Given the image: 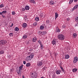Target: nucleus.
Returning a JSON list of instances; mask_svg holds the SVG:
<instances>
[{"label":"nucleus","mask_w":78,"mask_h":78,"mask_svg":"<svg viewBox=\"0 0 78 78\" xmlns=\"http://www.w3.org/2000/svg\"><path fill=\"white\" fill-rule=\"evenodd\" d=\"M33 58H34V55L31 54L26 57V61H30V60L32 59Z\"/></svg>","instance_id":"obj_1"},{"label":"nucleus","mask_w":78,"mask_h":78,"mask_svg":"<svg viewBox=\"0 0 78 78\" xmlns=\"http://www.w3.org/2000/svg\"><path fill=\"white\" fill-rule=\"evenodd\" d=\"M58 37L59 40L60 41H64L65 39L64 36L62 34H60L58 36Z\"/></svg>","instance_id":"obj_2"},{"label":"nucleus","mask_w":78,"mask_h":78,"mask_svg":"<svg viewBox=\"0 0 78 78\" xmlns=\"http://www.w3.org/2000/svg\"><path fill=\"white\" fill-rule=\"evenodd\" d=\"M6 43V41L4 40H2L0 41V45L2 46L4 45Z\"/></svg>","instance_id":"obj_3"},{"label":"nucleus","mask_w":78,"mask_h":78,"mask_svg":"<svg viewBox=\"0 0 78 78\" xmlns=\"http://www.w3.org/2000/svg\"><path fill=\"white\" fill-rule=\"evenodd\" d=\"M52 44L53 45L56 44V39H53L52 41Z\"/></svg>","instance_id":"obj_4"},{"label":"nucleus","mask_w":78,"mask_h":78,"mask_svg":"<svg viewBox=\"0 0 78 78\" xmlns=\"http://www.w3.org/2000/svg\"><path fill=\"white\" fill-rule=\"evenodd\" d=\"M37 64L38 66H41L42 65H43V63H42V61L41 62H37Z\"/></svg>","instance_id":"obj_5"},{"label":"nucleus","mask_w":78,"mask_h":78,"mask_svg":"<svg viewBox=\"0 0 78 78\" xmlns=\"http://www.w3.org/2000/svg\"><path fill=\"white\" fill-rule=\"evenodd\" d=\"M77 61H78V57H75L74 58L73 62L74 63H76Z\"/></svg>","instance_id":"obj_6"},{"label":"nucleus","mask_w":78,"mask_h":78,"mask_svg":"<svg viewBox=\"0 0 78 78\" xmlns=\"http://www.w3.org/2000/svg\"><path fill=\"white\" fill-rule=\"evenodd\" d=\"M47 34V32H46V31H44V32L42 31V32H40V35H44L45 34Z\"/></svg>","instance_id":"obj_7"},{"label":"nucleus","mask_w":78,"mask_h":78,"mask_svg":"<svg viewBox=\"0 0 78 78\" xmlns=\"http://www.w3.org/2000/svg\"><path fill=\"white\" fill-rule=\"evenodd\" d=\"M78 8V5H75L74 8L72 9V11H74V10H75L76 9V8Z\"/></svg>","instance_id":"obj_8"},{"label":"nucleus","mask_w":78,"mask_h":78,"mask_svg":"<svg viewBox=\"0 0 78 78\" xmlns=\"http://www.w3.org/2000/svg\"><path fill=\"white\" fill-rule=\"evenodd\" d=\"M61 70H58L56 72V73L57 75H59L61 73Z\"/></svg>","instance_id":"obj_9"},{"label":"nucleus","mask_w":78,"mask_h":78,"mask_svg":"<svg viewBox=\"0 0 78 78\" xmlns=\"http://www.w3.org/2000/svg\"><path fill=\"white\" fill-rule=\"evenodd\" d=\"M28 34H25L23 36V39H26L28 37Z\"/></svg>","instance_id":"obj_10"},{"label":"nucleus","mask_w":78,"mask_h":78,"mask_svg":"<svg viewBox=\"0 0 78 78\" xmlns=\"http://www.w3.org/2000/svg\"><path fill=\"white\" fill-rule=\"evenodd\" d=\"M37 40V38L36 37H34L32 39V41L33 42H36V41Z\"/></svg>","instance_id":"obj_11"},{"label":"nucleus","mask_w":78,"mask_h":78,"mask_svg":"<svg viewBox=\"0 0 78 78\" xmlns=\"http://www.w3.org/2000/svg\"><path fill=\"white\" fill-rule=\"evenodd\" d=\"M49 3L51 5H55V2L54 1H51L49 2Z\"/></svg>","instance_id":"obj_12"},{"label":"nucleus","mask_w":78,"mask_h":78,"mask_svg":"<svg viewBox=\"0 0 78 78\" xmlns=\"http://www.w3.org/2000/svg\"><path fill=\"white\" fill-rule=\"evenodd\" d=\"M27 26V24L26 23H24L23 24V28H26Z\"/></svg>","instance_id":"obj_13"},{"label":"nucleus","mask_w":78,"mask_h":78,"mask_svg":"<svg viewBox=\"0 0 78 78\" xmlns=\"http://www.w3.org/2000/svg\"><path fill=\"white\" fill-rule=\"evenodd\" d=\"M25 9L26 10H29L30 9V7L28 5H26L25 6Z\"/></svg>","instance_id":"obj_14"},{"label":"nucleus","mask_w":78,"mask_h":78,"mask_svg":"<svg viewBox=\"0 0 78 78\" xmlns=\"http://www.w3.org/2000/svg\"><path fill=\"white\" fill-rule=\"evenodd\" d=\"M77 70H78V69H77L74 68L73 69V72L75 73L76 72Z\"/></svg>","instance_id":"obj_15"},{"label":"nucleus","mask_w":78,"mask_h":78,"mask_svg":"<svg viewBox=\"0 0 78 78\" xmlns=\"http://www.w3.org/2000/svg\"><path fill=\"white\" fill-rule=\"evenodd\" d=\"M55 19H56L58 18V14L57 13H55Z\"/></svg>","instance_id":"obj_16"},{"label":"nucleus","mask_w":78,"mask_h":78,"mask_svg":"<svg viewBox=\"0 0 78 78\" xmlns=\"http://www.w3.org/2000/svg\"><path fill=\"white\" fill-rule=\"evenodd\" d=\"M30 66H31V64L30 63H28L26 64V66L27 67H30Z\"/></svg>","instance_id":"obj_17"},{"label":"nucleus","mask_w":78,"mask_h":78,"mask_svg":"<svg viewBox=\"0 0 78 78\" xmlns=\"http://www.w3.org/2000/svg\"><path fill=\"white\" fill-rule=\"evenodd\" d=\"M19 30V29L18 27H16L15 28V31H18Z\"/></svg>","instance_id":"obj_18"},{"label":"nucleus","mask_w":78,"mask_h":78,"mask_svg":"<svg viewBox=\"0 0 78 78\" xmlns=\"http://www.w3.org/2000/svg\"><path fill=\"white\" fill-rule=\"evenodd\" d=\"M75 21L76 22H77L78 23V16H76L75 18Z\"/></svg>","instance_id":"obj_19"},{"label":"nucleus","mask_w":78,"mask_h":78,"mask_svg":"<svg viewBox=\"0 0 78 78\" xmlns=\"http://www.w3.org/2000/svg\"><path fill=\"white\" fill-rule=\"evenodd\" d=\"M77 36V34L76 33H74L73 34V37H76Z\"/></svg>","instance_id":"obj_20"},{"label":"nucleus","mask_w":78,"mask_h":78,"mask_svg":"<svg viewBox=\"0 0 78 78\" xmlns=\"http://www.w3.org/2000/svg\"><path fill=\"white\" fill-rule=\"evenodd\" d=\"M69 55H67L65 56V58L66 59H69Z\"/></svg>","instance_id":"obj_21"},{"label":"nucleus","mask_w":78,"mask_h":78,"mask_svg":"<svg viewBox=\"0 0 78 78\" xmlns=\"http://www.w3.org/2000/svg\"><path fill=\"white\" fill-rule=\"evenodd\" d=\"M35 20L36 21H39V18L38 17H36L35 18Z\"/></svg>","instance_id":"obj_22"},{"label":"nucleus","mask_w":78,"mask_h":78,"mask_svg":"<svg viewBox=\"0 0 78 78\" xmlns=\"http://www.w3.org/2000/svg\"><path fill=\"white\" fill-rule=\"evenodd\" d=\"M40 30H43L44 28V26L41 25L40 26Z\"/></svg>","instance_id":"obj_23"},{"label":"nucleus","mask_w":78,"mask_h":78,"mask_svg":"<svg viewBox=\"0 0 78 78\" xmlns=\"http://www.w3.org/2000/svg\"><path fill=\"white\" fill-rule=\"evenodd\" d=\"M40 45L41 48V50H43V48H44V46L42 44H41Z\"/></svg>","instance_id":"obj_24"},{"label":"nucleus","mask_w":78,"mask_h":78,"mask_svg":"<svg viewBox=\"0 0 78 78\" xmlns=\"http://www.w3.org/2000/svg\"><path fill=\"white\" fill-rule=\"evenodd\" d=\"M30 2L31 3H36V2L34 0H30Z\"/></svg>","instance_id":"obj_25"},{"label":"nucleus","mask_w":78,"mask_h":78,"mask_svg":"<svg viewBox=\"0 0 78 78\" xmlns=\"http://www.w3.org/2000/svg\"><path fill=\"white\" fill-rule=\"evenodd\" d=\"M60 68H61V69L62 72L64 73L65 72V71H64V69H63V68L62 66H60Z\"/></svg>","instance_id":"obj_26"},{"label":"nucleus","mask_w":78,"mask_h":78,"mask_svg":"<svg viewBox=\"0 0 78 78\" xmlns=\"http://www.w3.org/2000/svg\"><path fill=\"white\" fill-rule=\"evenodd\" d=\"M9 35L11 37H12V36H13V33H10L9 34Z\"/></svg>","instance_id":"obj_27"},{"label":"nucleus","mask_w":78,"mask_h":78,"mask_svg":"<svg viewBox=\"0 0 78 78\" xmlns=\"http://www.w3.org/2000/svg\"><path fill=\"white\" fill-rule=\"evenodd\" d=\"M56 32L59 33L60 32V30H59V29H57L56 30Z\"/></svg>","instance_id":"obj_28"},{"label":"nucleus","mask_w":78,"mask_h":78,"mask_svg":"<svg viewBox=\"0 0 78 78\" xmlns=\"http://www.w3.org/2000/svg\"><path fill=\"white\" fill-rule=\"evenodd\" d=\"M73 0H70L69 2V4H71L73 2Z\"/></svg>","instance_id":"obj_29"},{"label":"nucleus","mask_w":78,"mask_h":78,"mask_svg":"<svg viewBox=\"0 0 78 78\" xmlns=\"http://www.w3.org/2000/svg\"><path fill=\"white\" fill-rule=\"evenodd\" d=\"M2 14H6V12H7L6 11H4L2 12Z\"/></svg>","instance_id":"obj_30"},{"label":"nucleus","mask_w":78,"mask_h":78,"mask_svg":"<svg viewBox=\"0 0 78 78\" xmlns=\"http://www.w3.org/2000/svg\"><path fill=\"white\" fill-rule=\"evenodd\" d=\"M52 76V78H55L56 77V75H55V73H54Z\"/></svg>","instance_id":"obj_31"},{"label":"nucleus","mask_w":78,"mask_h":78,"mask_svg":"<svg viewBox=\"0 0 78 78\" xmlns=\"http://www.w3.org/2000/svg\"><path fill=\"white\" fill-rule=\"evenodd\" d=\"M34 26H36V25H37V23L36 22H35L34 23Z\"/></svg>","instance_id":"obj_32"},{"label":"nucleus","mask_w":78,"mask_h":78,"mask_svg":"<svg viewBox=\"0 0 78 78\" xmlns=\"http://www.w3.org/2000/svg\"><path fill=\"white\" fill-rule=\"evenodd\" d=\"M37 42L40 45L42 44V43L41 42V40H39L37 41Z\"/></svg>","instance_id":"obj_33"},{"label":"nucleus","mask_w":78,"mask_h":78,"mask_svg":"<svg viewBox=\"0 0 78 78\" xmlns=\"http://www.w3.org/2000/svg\"><path fill=\"white\" fill-rule=\"evenodd\" d=\"M20 70H22V68H23V65L20 66Z\"/></svg>","instance_id":"obj_34"},{"label":"nucleus","mask_w":78,"mask_h":78,"mask_svg":"<svg viewBox=\"0 0 78 78\" xmlns=\"http://www.w3.org/2000/svg\"><path fill=\"white\" fill-rule=\"evenodd\" d=\"M12 15H14L16 14V12L14 11H12Z\"/></svg>","instance_id":"obj_35"},{"label":"nucleus","mask_w":78,"mask_h":78,"mask_svg":"<svg viewBox=\"0 0 78 78\" xmlns=\"http://www.w3.org/2000/svg\"><path fill=\"white\" fill-rule=\"evenodd\" d=\"M34 73H32L31 74L30 76H32V77H33L34 76Z\"/></svg>","instance_id":"obj_36"},{"label":"nucleus","mask_w":78,"mask_h":78,"mask_svg":"<svg viewBox=\"0 0 78 78\" xmlns=\"http://www.w3.org/2000/svg\"><path fill=\"white\" fill-rule=\"evenodd\" d=\"M37 77V74H34V76H33V77L34 78H36Z\"/></svg>","instance_id":"obj_37"},{"label":"nucleus","mask_w":78,"mask_h":78,"mask_svg":"<svg viewBox=\"0 0 78 78\" xmlns=\"http://www.w3.org/2000/svg\"><path fill=\"white\" fill-rule=\"evenodd\" d=\"M17 72L18 73H21V70H20V69H19V70H18L17 71Z\"/></svg>","instance_id":"obj_38"},{"label":"nucleus","mask_w":78,"mask_h":78,"mask_svg":"<svg viewBox=\"0 0 78 78\" xmlns=\"http://www.w3.org/2000/svg\"><path fill=\"white\" fill-rule=\"evenodd\" d=\"M0 53L1 54H3L4 53V51H0Z\"/></svg>","instance_id":"obj_39"},{"label":"nucleus","mask_w":78,"mask_h":78,"mask_svg":"<svg viewBox=\"0 0 78 78\" xmlns=\"http://www.w3.org/2000/svg\"><path fill=\"white\" fill-rule=\"evenodd\" d=\"M4 6L3 4H1L0 5V8H3Z\"/></svg>","instance_id":"obj_40"},{"label":"nucleus","mask_w":78,"mask_h":78,"mask_svg":"<svg viewBox=\"0 0 78 78\" xmlns=\"http://www.w3.org/2000/svg\"><path fill=\"white\" fill-rule=\"evenodd\" d=\"M77 26H78V22H77V23H76L75 24V27H77Z\"/></svg>","instance_id":"obj_41"},{"label":"nucleus","mask_w":78,"mask_h":78,"mask_svg":"<svg viewBox=\"0 0 78 78\" xmlns=\"http://www.w3.org/2000/svg\"><path fill=\"white\" fill-rule=\"evenodd\" d=\"M39 16L40 17H43V15H42V14H40Z\"/></svg>","instance_id":"obj_42"},{"label":"nucleus","mask_w":78,"mask_h":78,"mask_svg":"<svg viewBox=\"0 0 78 78\" xmlns=\"http://www.w3.org/2000/svg\"><path fill=\"white\" fill-rule=\"evenodd\" d=\"M46 22L47 24H48V23H49V22H50L49 20H46Z\"/></svg>","instance_id":"obj_43"},{"label":"nucleus","mask_w":78,"mask_h":78,"mask_svg":"<svg viewBox=\"0 0 78 78\" xmlns=\"http://www.w3.org/2000/svg\"><path fill=\"white\" fill-rule=\"evenodd\" d=\"M65 27H66V25H63L62 26V28H65Z\"/></svg>","instance_id":"obj_44"},{"label":"nucleus","mask_w":78,"mask_h":78,"mask_svg":"<svg viewBox=\"0 0 78 78\" xmlns=\"http://www.w3.org/2000/svg\"><path fill=\"white\" fill-rule=\"evenodd\" d=\"M18 73L19 76H21V73Z\"/></svg>","instance_id":"obj_45"},{"label":"nucleus","mask_w":78,"mask_h":78,"mask_svg":"<svg viewBox=\"0 0 78 78\" xmlns=\"http://www.w3.org/2000/svg\"><path fill=\"white\" fill-rule=\"evenodd\" d=\"M22 10L23 11H25V8H23L22 9Z\"/></svg>","instance_id":"obj_46"},{"label":"nucleus","mask_w":78,"mask_h":78,"mask_svg":"<svg viewBox=\"0 0 78 78\" xmlns=\"http://www.w3.org/2000/svg\"><path fill=\"white\" fill-rule=\"evenodd\" d=\"M13 25H14V24H13V23H12L11 25L10 26V27H11V28H12Z\"/></svg>","instance_id":"obj_47"},{"label":"nucleus","mask_w":78,"mask_h":78,"mask_svg":"<svg viewBox=\"0 0 78 78\" xmlns=\"http://www.w3.org/2000/svg\"><path fill=\"white\" fill-rule=\"evenodd\" d=\"M2 17H3V18H5V16H4L3 14L2 15Z\"/></svg>","instance_id":"obj_48"},{"label":"nucleus","mask_w":78,"mask_h":78,"mask_svg":"<svg viewBox=\"0 0 78 78\" xmlns=\"http://www.w3.org/2000/svg\"><path fill=\"white\" fill-rule=\"evenodd\" d=\"M23 63L24 64H26V62L25 61H23Z\"/></svg>","instance_id":"obj_49"},{"label":"nucleus","mask_w":78,"mask_h":78,"mask_svg":"<svg viewBox=\"0 0 78 78\" xmlns=\"http://www.w3.org/2000/svg\"><path fill=\"white\" fill-rule=\"evenodd\" d=\"M25 17L24 18V19L25 20H26V19H27V16H24ZM26 17V18H25Z\"/></svg>","instance_id":"obj_50"},{"label":"nucleus","mask_w":78,"mask_h":78,"mask_svg":"<svg viewBox=\"0 0 78 78\" xmlns=\"http://www.w3.org/2000/svg\"><path fill=\"white\" fill-rule=\"evenodd\" d=\"M74 2H78V0H74Z\"/></svg>","instance_id":"obj_51"},{"label":"nucleus","mask_w":78,"mask_h":78,"mask_svg":"<svg viewBox=\"0 0 78 78\" xmlns=\"http://www.w3.org/2000/svg\"><path fill=\"white\" fill-rule=\"evenodd\" d=\"M3 14V13L2 12H0V15H2Z\"/></svg>","instance_id":"obj_52"},{"label":"nucleus","mask_w":78,"mask_h":78,"mask_svg":"<svg viewBox=\"0 0 78 78\" xmlns=\"http://www.w3.org/2000/svg\"><path fill=\"white\" fill-rule=\"evenodd\" d=\"M11 58V56L9 55L8 56V58H9V59H10V58Z\"/></svg>","instance_id":"obj_53"},{"label":"nucleus","mask_w":78,"mask_h":78,"mask_svg":"<svg viewBox=\"0 0 78 78\" xmlns=\"http://www.w3.org/2000/svg\"><path fill=\"white\" fill-rule=\"evenodd\" d=\"M69 18H67V21H69Z\"/></svg>","instance_id":"obj_54"},{"label":"nucleus","mask_w":78,"mask_h":78,"mask_svg":"<svg viewBox=\"0 0 78 78\" xmlns=\"http://www.w3.org/2000/svg\"><path fill=\"white\" fill-rule=\"evenodd\" d=\"M43 15V17H45V15Z\"/></svg>","instance_id":"obj_55"},{"label":"nucleus","mask_w":78,"mask_h":78,"mask_svg":"<svg viewBox=\"0 0 78 78\" xmlns=\"http://www.w3.org/2000/svg\"><path fill=\"white\" fill-rule=\"evenodd\" d=\"M23 78H25V76H23Z\"/></svg>","instance_id":"obj_56"},{"label":"nucleus","mask_w":78,"mask_h":78,"mask_svg":"<svg viewBox=\"0 0 78 78\" xmlns=\"http://www.w3.org/2000/svg\"><path fill=\"white\" fill-rule=\"evenodd\" d=\"M41 78H44V77H41Z\"/></svg>","instance_id":"obj_57"}]
</instances>
